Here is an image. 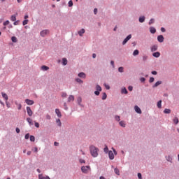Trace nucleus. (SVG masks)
<instances>
[{"instance_id": "nucleus-1", "label": "nucleus", "mask_w": 179, "mask_h": 179, "mask_svg": "<svg viewBox=\"0 0 179 179\" xmlns=\"http://www.w3.org/2000/svg\"><path fill=\"white\" fill-rule=\"evenodd\" d=\"M99 148L94 145H91L90 147V152L92 157H97L99 156Z\"/></svg>"}, {"instance_id": "nucleus-2", "label": "nucleus", "mask_w": 179, "mask_h": 179, "mask_svg": "<svg viewBox=\"0 0 179 179\" xmlns=\"http://www.w3.org/2000/svg\"><path fill=\"white\" fill-rule=\"evenodd\" d=\"M81 171L84 174H88V173L92 171V168H90V166H83L81 167Z\"/></svg>"}, {"instance_id": "nucleus-3", "label": "nucleus", "mask_w": 179, "mask_h": 179, "mask_svg": "<svg viewBox=\"0 0 179 179\" xmlns=\"http://www.w3.org/2000/svg\"><path fill=\"white\" fill-rule=\"evenodd\" d=\"M96 91L94 92V94H96V96H99L100 94V92H101V87L99 85H96Z\"/></svg>"}, {"instance_id": "nucleus-4", "label": "nucleus", "mask_w": 179, "mask_h": 179, "mask_svg": "<svg viewBox=\"0 0 179 179\" xmlns=\"http://www.w3.org/2000/svg\"><path fill=\"white\" fill-rule=\"evenodd\" d=\"M131 38H132V35L129 34L122 42L123 45H125V44H127V43H128V41H129V40H131Z\"/></svg>"}, {"instance_id": "nucleus-5", "label": "nucleus", "mask_w": 179, "mask_h": 179, "mask_svg": "<svg viewBox=\"0 0 179 179\" xmlns=\"http://www.w3.org/2000/svg\"><path fill=\"white\" fill-rule=\"evenodd\" d=\"M27 113L29 117L33 115V110H31V108L29 106L27 107Z\"/></svg>"}, {"instance_id": "nucleus-6", "label": "nucleus", "mask_w": 179, "mask_h": 179, "mask_svg": "<svg viewBox=\"0 0 179 179\" xmlns=\"http://www.w3.org/2000/svg\"><path fill=\"white\" fill-rule=\"evenodd\" d=\"M25 103L28 105V106H33V104H34V101L33 100H30L29 99H25Z\"/></svg>"}, {"instance_id": "nucleus-7", "label": "nucleus", "mask_w": 179, "mask_h": 179, "mask_svg": "<svg viewBox=\"0 0 179 179\" xmlns=\"http://www.w3.org/2000/svg\"><path fill=\"white\" fill-rule=\"evenodd\" d=\"M48 33H50V31L45 29V30L41 31V37H45L46 34H48Z\"/></svg>"}, {"instance_id": "nucleus-8", "label": "nucleus", "mask_w": 179, "mask_h": 179, "mask_svg": "<svg viewBox=\"0 0 179 179\" xmlns=\"http://www.w3.org/2000/svg\"><path fill=\"white\" fill-rule=\"evenodd\" d=\"M134 110L137 114H142V110H141V108H139L138 106H134Z\"/></svg>"}, {"instance_id": "nucleus-9", "label": "nucleus", "mask_w": 179, "mask_h": 179, "mask_svg": "<svg viewBox=\"0 0 179 179\" xmlns=\"http://www.w3.org/2000/svg\"><path fill=\"white\" fill-rule=\"evenodd\" d=\"M108 157L110 160H114V153L113 152V151L108 152Z\"/></svg>"}, {"instance_id": "nucleus-10", "label": "nucleus", "mask_w": 179, "mask_h": 179, "mask_svg": "<svg viewBox=\"0 0 179 179\" xmlns=\"http://www.w3.org/2000/svg\"><path fill=\"white\" fill-rule=\"evenodd\" d=\"M157 40L159 43H163L164 41V37L162 35L157 36Z\"/></svg>"}, {"instance_id": "nucleus-11", "label": "nucleus", "mask_w": 179, "mask_h": 179, "mask_svg": "<svg viewBox=\"0 0 179 179\" xmlns=\"http://www.w3.org/2000/svg\"><path fill=\"white\" fill-rule=\"evenodd\" d=\"M158 46L157 45H154L151 47L152 52H155V51H157Z\"/></svg>"}, {"instance_id": "nucleus-12", "label": "nucleus", "mask_w": 179, "mask_h": 179, "mask_svg": "<svg viewBox=\"0 0 179 179\" xmlns=\"http://www.w3.org/2000/svg\"><path fill=\"white\" fill-rule=\"evenodd\" d=\"M1 95L3 99H4L6 100V101H8V94H5V92H1Z\"/></svg>"}, {"instance_id": "nucleus-13", "label": "nucleus", "mask_w": 179, "mask_h": 179, "mask_svg": "<svg viewBox=\"0 0 179 179\" xmlns=\"http://www.w3.org/2000/svg\"><path fill=\"white\" fill-rule=\"evenodd\" d=\"M55 113L57 117H59V118H61V117H62V115L61 114V111H59V109H55Z\"/></svg>"}, {"instance_id": "nucleus-14", "label": "nucleus", "mask_w": 179, "mask_h": 179, "mask_svg": "<svg viewBox=\"0 0 179 179\" xmlns=\"http://www.w3.org/2000/svg\"><path fill=\"white\" fill-rule=\"evenodd\" d=\"M79 78H83V79H85L86 78V74L85 73L81 72L78 73Z\"/></svg>"}, {"instance_id": "nucleus-15", "label": "nucleus", "mask_w": 179, "mask_h": 179, "mask_svg": "<svg viewBox=\"0 0 179 179\" xmlns=\"http://www.w3.org/2000/svg\"><path fill=\"white\" fill-rule=\"evenodd\" d=\"M153 57H155V58H159V57H160V52H154L152 54Z\"/></svg>"}, {"instance_id": "nucleus-16", "label": "nucleus", "mask_w": 179, "mask_h": 179, "mask_svg": "<svg viewBox=\"0 0 179 179\" xmlns=\"http://www.w3.org/2000/svg\"><path fill=\"white\" fill-rule=\"evenodd\" d=\"M73 100H75V96H73V95H70L68 99V101L71 102V101H73Z\"/></svg>"}, {"instance_id": "nucleus-17", "label": "nucleus", "mask_w": 179, "mask_h": 179, "mask_svg": "<svg viewBox=\"0 0 179 179\" xmlns=\"http://www.w3.org/2000/svg\"><path fill=\"white\" fill-rule=\"evenodd\" d=\"M150 33H152V34H155V33H156V29L155 27H151L150 28Z\"/></svg>"}, {"instance_id": "nucleus-18", "label": "nucleus", "mask_w": 179, "mask_h": 179, "mask_svg": "<svg viewBox=\"0 0 179 179\" xmlns=\"http://www.w3.org/2000/svg\"><path fill=\"white\" fill-rule=\"evenodd\" d=\"M27 121L29 124V125H33V120H31V118L27 117Z\"/></svg>"}, {"instance_id": "nucleus-19", "label": "nucleus", "mask_w": 179, "mask_h": 179, "mask_svg": "<svg viewBox=\"0 0 179 179\" xmlns=\"http://www.w3.org/2000/svg\"><path fill=\"white\" fill-rule=\"evenodd\" d=\"M78 34L80 36H83L85 34V29H82L80 31H78Z\"/></svg>"}, {"instance_id": "nucleus-20", "label": "nucleus", "mask_w": 179, "mask_h": 179, "mask_svg": "<svg viewBox=\"0 0 179 179\" xmlns=\"http://www.w3.org/2000/svg\"><path fill=\"white\" fill-rule=\"evenodd\" d=\"M173 122H174L176 124V125H177V124H178V122H179L178 117H175L173 120Z\"/></svg>"}, {"instance_id": "nucleus-21", "label": "nucleus", "mask_w": 179, "mask_h": 179, "mask_svg": "<svg viewBox=\"0 0 179 179\" xmlns=\"http://www.w3.org/2000/svg\"><path fill=\"white\" fill-rule=\"evenodd\" d=\"M48 69H50V67H48L47 66H41V70L42 71H48Z\"/></svg>"}, {"instance_id": "nucleus-22", "label": "nucleus", "mask_w": 179, "mask_h": 179, "mask_svg": "<svg viewBox=\"0 0 179 179\" xmlns=\"http://www.w3.org/2000/svg\"><path fill=\"white\" fill-rule=\"evenodd\" d=\"M159 85H162V81H157V83H155L152 87H157V86H159Z\"/></svg>"}, {"instance_id": "nucleus-23", "label": "nucleus", "mask_w": 179, "mask_h": 179, "mask_svg": "<svg viewBox=\"0 0 179 179\" xmlns=\"http://www.w3.org/2000/svg\"><path fill=\"white\" fill-rule=\"evenodd\" d=\"M10 20H11V22H15V20H16V15H11Z\"/></svg>"}, {"instance_id": "nucleus-24", "label": "nucleus", "mask_w": 179, "mask_h": 179, "mask_svg": "<svg viewBox=\"0 0 179 179\" xmlns=\"http://www.w3.org/2000/svg\"><path fill=\"white\" fill-rule=\"evenodd\" d=\"M39 179H50L48 176H43V175H39Z\"/></svg>"}, {"instance_id": "nucleus-25", "label": "nucleus", "mask_w": 179, "mask_h": 179, "mask_svg": "<svg viewBox=\"0 0 179 179\" xmlns=\"http://www.w3.org/2000/svg\"><path fill=\"white\" fill-rule=\"evenodd\" d=\"M133 55H134V57H136V55H139V50H135L134 51V52H133Z\"/></svg>"}, {"instance_id": "nucleus-26", "label": "nucleus", "mask_w": 179, "mask_h": 179, "mask_svg": "<svg viewBox=\"0 0 179 179\" xmlns=\"http://www.w3.org/2000/svg\"><path fill=\"white\" fill-rule=\"evenodd\" d=\"M62 64L63 65H66L68 64V60L66 59V58L62 59Z\"/></svg>"}, {"instance_id": "nucleus-27", "label": "nucleus", "mask_w": 179, "mask_h": 179, "mask_svg": "<svg viewBox=\"0 0 179 179\" xmlns=\"http://www.w3.org/2000/svg\"><path fill=\"white\" fill-rule=\"evenodd\" d=\"M119 124H120V127H122L123 128H125V125H126L125 122L120 121Z\"/></svg>"}, {"instance_id": "nucleus-28", "label": "nucleus", "mask_w": 179, "mask_h": 179, "mask_svg": "<svg viewBox=\"0 0 179 179\" xmlns=\"http://www.w3.org/2000/svg\"><path fill=\"white\" fill-rule=\"evenodd\" d=\"M164 114H170V113H171V110L166 108L164 109Z\"/></svg>"}, {"instance_id": "nucleus-29", "label": "nucleus", "mask_w": 179, "mask_h": 179, "mask_svg": "<svg viewBox=\"0 0 179 179\" xmlns=\"http://www.w3.org/2000/svg\"><path fill=\"white\" fill-rule=\"evenodd\" d=\"M139 22H140V23H143V22H145V16L140 17Z\"/></svg>"}, {"instance_id": "nucleus-30", "label": "nucleus", "mask_w": 179, "mask_h": 179, "mask_svg": "<svg viewBox=\"0 0 179 179\" xmlns=\"http://www.w3.org/2000/svg\"><path fill=\"white\" fill-rule=\"evenodd\" d=\"M122 93L124 94H128V90H127V88L122 89Z\"/></svg>"}, {"instance_id": "nucleus-31", "label": "nucleus", "mask_w": 179, "mask_h": 179, "mask_svg": "<svg viewBox=\"0 0 179 179\" xmlns=\"http://www.w3.org/2000/svg\"><path fill=\"white\" fill-rule=\"evenodd\" d=\"M11 40H12L13 43H17V38H16L15 36H13L11 38Z\"/></svg>"}, {"instance_id": "nucleus-32", "label": "nucleus", "mask_w": 179, "mask_h": 179, "mask_svg": "<svg viewBox=\"0 0 179 179\" xmlns=\"http://www.w3.org/2000/svg\"><path fill=\"white\" fill-rule=\"evenodd\" d=\"M166 160L167 162H170V163H171V162H173V158H171L170 156H168L166 157Z\"/></svg>"}, {"instance_id": "nucleus-33", "label": "nucleus", "mask_w": 179, "mask_h": 179, "mask_svg": "<svg viewBox=\"0 0 179 179\" xmlns=\"http://www.w3.org/2000/svg\"><path fill=\"white\" fill-rule=\"evenodd\" d=\"M106 99H107V94L106 92H103L102 96V100H106Z\"/></svg>"}, {"instance_id": "nucleus-34", "label": "nucleus", "mask_w": 179, "mask_h": 179, "mask_svg": "<svg viewBox=\"0 0 179 179\" xmlns=\"http://www.w3.org/2000/svg\"><path fill=\"white\" fill-rule=\"evenodd\" d=\"M157 107L158 108H162V100L157 102Z\"/></svg>"}, {"instance_id": "nucleus-35", "label": "nucleus", "mask_w": 179, "mask_h": 179, "mask_svg": "<svg viewBox=\"0 0 179 179\" xmlns=\"http://www.w3.org/2000/svg\"><path fill=\"white\" fill-rule=\"evenodd\" d=\"M115 174H117V176H120V169H118L117 168H115Z\"/></svg>"}, {"instance_id": "nucleus-36", "label": "nucleus", "mask_w": 179, "mask_h": 179, "mask_svg": "<svg viewBox=\"0 0 179 179\" xmlns=\"http://www.w3.org/2000/svg\"><path fill=\"white\" fill-rule=\"evenodd\" d=\"M69 8L73 6V1H72V0H70L69 1Z\"/></svg>"}, {"instance_id": "nucleus-37", "label": "nucleus", "mask_w": 179, "mask_h": 179, "mask_svg": "<svg viewBox=\"0 0 179 179\" xmlns=\"http://www.w3.org/2000/svg\"><path fill=\"white\" fill-rule=\"evenodd\" d=\"M30 141L31 142H34L36 141V138L34 137V136H30Z\"/></svg>"}, {"instance_id": "nucleus-38", "label": "nucleus", "mask_w": 179, "mask_h": 179, "mask_svg": "<svg viewBox=\"0 0 179 179\" xmlns=\"http://www.w3.org/2000/svg\"><path fill=\"white\" fill-rule=\"evenodd\" d=\"M29 23V20H24L22 22L23 26H26Z\"/></svg>"}, {"instance_id": "nucleus-39", "label": "nucleus", "mask_w": 179, "mask_h": 179, "mask_svg": "<svg viewBox=\"0 0 179 179\" xmlns=\"http://www.w3.org/2000/svg\"><path fill=\"white\" fill-rule=\"evenodd\" d=\"M76 81L78 82V83H83V80H80V78H76Z\"/></svg>"}, {"instance_id": "nucleus-40", "label": "nucleus", "mask_w": 179, "mask_h": 179, "mask_svg": "<svg viewBox=\"0 0 179 179\" xmlns=\"http://www.w3.org/2000/svg\"><path fill=\"white\" fill-rule=\"evenodd\" d=\"M9 23H10V22H9V20H6V22H4L3 23V26H8V24H9Z\"/></svg>"}, {"instance_id": "nucleus-41", "label": "nucleus", "mask_w": 179, "mask_h": 179, "mask_svg": "<svg viewBox=\"0 0 179 179\" xmlns=\"http://www.w3.org/2000/svg\"><path fill=\"white\" fill-rule=\"evenodd\" d=\"M36 128H40V124L37 122H34Z\"/></svg>"}, {"instance_id": "nucleus-42", "label": "nucleus", "mask_w": 179, "mask_h": 179, "mask_svg": "<svg viewBox=\"0 0 179 179\" xmlns=\"http://www.w3.org/2000/svg\"><path fill=\"white\" fill-rule=\"evenodd\" d=\"M45 118L46 120H51V115H50V114H46Z\"/></svg>"}, {"instance_id": "nucleus-43", "label": "nucleus", "mask_w": 179, "mask_h": 179, "mask_svg": "<svg viewBox=\"0 0 179 179\" xmlns=\"http://www.w3.org/2000/svg\"><path fill=\"white\" fill-rule=\"evenodd\" d=\"M149 82H150V83H153V82H155V78L151 77V78H150Z\"/></svg>"}, {"instance_id": "nucleus-44", "label": "nucleus", "mask_w": 179, "mask_h": 179, "mask_svg": "<svg viewBox=\"0 0 179 179\" xmlns=\"http://www.w3.org/2000/svg\"><path fill=\"white\" fill-rule=\"evenodd\" d=\"M153 23H155V19H151L149 22V24H153Z\"/></svg>"}, {"instance_id": "nucleus-45", "label": "nucleus", "mask_w": 179, "mask_h": 179, "mask_svg": "<svg viewBox=\"0 0 179 179\" xmlns=\"http://www.w3.org/2000/svg\"><path fill=\"white\" fill-rule=\"evenodd\" d=\"M118 71L119 72H124V67H119Z\"/></svg>"}, {"instance_id": "nucleus-46", "label": "nucleus", "mask_w": 179, "mask_h": 179, "mask_svg": "<svg viewBox=\"0 0 179 179\" xmlns=\"http://www.w3.org/2000/svg\"><path fill=\"white\" fill-rule=\"evenodd\" d=\"M19 22H20V21H19V20L15 21L13 22L14 26H17V24H19Z\"/></svg>"}, {"instance_id": "nucleus-47", "label": "nucleus", "mask_w": 179, "mask_h": 179, "mask_svg": "<svg viewBox=\"0 0 179 179\" xmlns=\"http://www.w3.org/2000/svg\"><path fill=\"white\" fill-rule=\"evenodd\" d=\"M57 122L59 127H61V120L57 119Z\"/></svg>"}, {"instance_id": "nucleus-48", "label": "nucleus", "mask_w": 179, "mask_h": 179, "mask_svg": "<svg viewBox=\"0 0 179 179\" xmlns=\"http://www.w3.org/2000/svg\"><path fill=\"white\" fill-rule=\"evenodd\" d=\"M105 153H107L108 152V147L106 146L105 148L103 149Z\"/></svg>"}, {"instance_id": "nucleus-49", "label": "nucleus", "mask_w": 179, "mask_h": 179, "mask_svg": "<svg viewBox=\"0 0 179 179\" xmlns=\"http://www.w3.org/2000/svg\"><path fill=\"white\" fill-rule=\"evenodd\" d=\"M105 87L107 90H110V85L105 84Z\"/></svg>"}, {"instance_id": "nucleus-50", "label": "nucleus", "mask_w": 179, "mask_h": 179, "mask_svg": "<svg viewBox=\"0 0 179 179\" xmlns=\"http://www.w3.org/2000/svg\"><path fill=\"white\" fill-rule=\"evenodd\" d=\"M134 87L132 86H129L128 87V90H129V92H132Z\"/></svg>"}, {"instance_id": "nucleus-51", "label": "nucleus", "mask_w": 179, "mask_h": 179, "mask_svg": "<svg viewBox=\"0 0 179 179\" xmlns=\"http://www.w3.org/2000/svg\"><path fill=\"white\" fill-rule=\"evenodd\" d=\"M115 120H116V121H120V116H118V115H116L115 117Z\"/></svg>"}, {"instance_id": "nucleus-52", "label": "nucleus", "mask_w": 179, "mask_h": 179, "mask_svg": "<svg viewBox=\"0 0 179 179\" xmlns=\"http://www.w3.org/2000/svg\"><path fill=\"white\" fill-rule=\"evenodd\" d=\"M66 96H67V94H66V92H63V93L62 94V97H66Z\"/></svg>"}, {"instance_id": "nucleus-53", "label": "nucleus", "mask_w": 179, "mask_h": 179, "mask_svg": "<svg viewBox=\"0 0 179 179\" xmlns=\"http://www.w3.org/2000/svg\"><path fill=\"white\" fill-rule=\"evenodd\" d=\"M138 177L139 179H142V174L141 173H138Z\"/></svg>"}, {"instance_id": "nucleus-54", "label": "nucleus", "mask_w": 179, "mask_h": 179, "mask_svg": "<svg viewBox=\"0 0 179 179\" xmlns=\"http://www.w3.org/2000/svg\"><path fill=\"white\" fill-rule=\"evenodd\" d=\"M29 138H30V135L29 134H27L25 135V139H29Z\"/></svg>"}, {"instance_id": "nucleus-55", "label": "nucleus", "mask_w": 179, "mask_h": 179, "mask_svg": "<svg viewBox=\"0 0 179 179\" xmlns=\"http://www.w3.org/2000/svg\"><path fill=\"white\" fill-rule=\"evenodd\" d=\"M80 163H86V161H85V159H80Z\"/></svg>"}, {"instance_id": "nucleus-56", "label": "nucleus", "mask_w": 179, "mask_h": 179, "mask_svg": "<svg viewBox=\"0 0 179 179\" xmlns=\"http://www.w3.org/2000/svg\"><path fill=\"white\" fill-rule=\"evenodd\" d=\"M15 131H16L17 134H19L20 132V129L17 127Z\"/></svg>"}, {"instance_id": "nucleus-57", "label": "nucleus", "mask_w": 179, "mask_h": 179, "mask_svg": "<svg viewBox=\"0 0 179 179\" xmlns=\"http://www.w3.org/2000/svg\"><path fill=\"white\" fill-rule=\"evenodd\" d=\"M146 59H148V56H143V61H146Z\"/></svg>"}, {"instance_id": "nucleus-58", "label": "nucleus", "mask_w": 179, "mask_h": 179, "mask_svg": "<svg viewBox=\"0 0 179 179\" xmlns=\"http://www.w3.org/2000/svg\"><path fill=\"white\" fill-rule=\"evenodd\" d=\"M161 31H162V33H164L166 31V29H164V27H162Z\"/></svg>"}, {"instance_id": "nucleus-59", "label": "nucleus", "mask_w": 179, "mask_h": 179, "mask_svg": "<svg viewBox=\"0 0 179 179\" xmlns=\"http://www.w3.org/2000/svg\"><path fill=\"white\" fill-rule=\"evenodd\" d=\"M141 82H145V80H146V79L145 78H141L140 79Z\"/></svg>"}, {"instance_id": "nucleus-60", "label": "nucleus", "mask_w": 179, "mask_h": 179, "mask_svg": "<svg viewBox=\"0 0 179 179\" xmlns=\"http://www.w3.org/2000/svg\"><path fill=\"white\" fill-rule=\"evenodd\" d=\"M94 15H97V8L94 9Z\"/></svg>"}, {"instance_id": "nucleus-61", "label": "nucleus", "mask_w": 179, "mask_h": 179, "mask_svg": "<svg viewBox=\"0 0 179 179\" xmlns=\"http://www.w3.org/2000/svg\"><path fill=\"white\" fill-rule=\"evenodd\" d=\"M152 75H157V71H152Z\"/></svg>"}, {"instance_id": "nucleus-62", "label": "nucleus", "mask_w": 179, "mask_h": 179, "mask_svg": "<svg viewBox=\"0 0 179 179\" xmlns=\"http://www.w3.org/2000/svg\"><path fill=\"white\" fill-rule=\"evenodd\" d=\"M18 110H22V104H18Z\"/></svg>"}, {"instance_id": "nucleus-63", "label": "nucleus", "mask_w": 179, "mask_h": 179, "mask_svg": "<svg viewBox=\"0 0 179 179\" xmlns=\"http://www.w3.org/2000/svg\"><path fill=\"white\" fill-rule=\"evenodd\" d=\"M110 65H112V66L114 68V61L110 62Z\"/></svg>"}, {"instance_id": "nucleus-64", "label": "nucleus", "mask_w": 179, "mask_h": 179, "mask_svg": "<svg viewBox=\"0 0 179 179\" xmlns=\"http://www.w3.org/2000/svg\"><path fill=\"white\" fill-rule=\"evenodd\" d=\"M99 179H106L104 176H100Z\"/></svg>"}]
</instances>
